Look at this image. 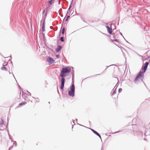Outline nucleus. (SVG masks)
I'll use <instances>...</instances> for the list:
<instances>
[{
    "instance_id": "f257e3e1",
    "label": "nucleus",
    "mask_w": 150,
    "mask_h": 150,
    "mask_svg": "<svg viewBox=\"0 0 150 150\" xmlns=\"http://www.w3.org/2000/svg\"><path fill=\"white\" fill-rule=\"evenodd\" d=\"M142 126H144V124H143L141 122L139 123H138L137 122H136L135 124L127 125L126 127V130L128 131H138L134 129L136 128L137 130L139 129L141 130L142 129Z\"/></svg>"
},
{
    "instance_id": "f03ea898",
    "label": "nucleus",
    "mask_w": 150,
    "mask_h": 150,
    "mask_svg": "<svg viewBox=\"0 0 150 150\" xmlns=\"http://www.w3.org/2000/svg\"><path fill=\"white\" fill-rule=\"evenodd\" d=\"M149 64V62H146L143 67L142 71H140L137 75L134 80V82L136 83L138 82L139 79H141V80L143 81L142 79L144 78V73L147 70Z\"/></svg>"
},
{
    "instance_id": "7ed1b4c3",
    "label": "nucleus",
    "mask_w": 150,
    "mask_h": 150,
    "mask_svg": "<svg viewBox=\"0 0 150 150\" xmlns=\"http://www.w3.org/2000/svg\"><path fill=\"white\" fill-rule=\"evenodd\" d=\"M71 71V69L69 67H63L61 71L60 75L65 77Z\"/></svg>"
},
{
    "instance_id": "20e7f679",
    "label": "nucleus",
    "mask_w": 150,
    "mask_h": 150,
    "mask_svg": "<svg viewBox=\"0 0 150 150\" xmlns=\"http://www.w3.org/2000/svg\"><path fill=\"white\" fill-rule=\"evenodd\" d=\"M70 90L68 91V94L69 96L73 97L75 95V85H71Z\"/></svg>"
},
{
    "instance_id": "39448f33",
    "label": "nucleus",
    "mask_w": 150,
    "mask_h": 150,
    "mask_svg": "<svg viewBox=\"0 0 150 150\" xmlns=\"http://www.w3.org/2000/svg\"><path fill=\"white\" fill-rule=\"evenodd\" d=\"M60 76L61 77V83L60 85V88L61 90H63L64 89V83L65 82V80L64 78L65 77L62 76L60 75Z\"/></svg>"
},
{
    "instance_id": "423d86ee",
    "label": "nucleus",
    "mask_w": 150,
    "mask_h": 150,
    "mask_svg": "<svg viewBox=\"0 0 150 150\" xmlns=\"http://www.w3.org/2000/svg\"><path fill=\"white\" fill-rule=\"evenodd\" d=\"M9 119L8 118V117L7 118V125H4V127L3 126H1L0 127V130L1 131H3L4 130H6L7 131H8V121H9Z\"/></svg>"
},
{
    "instance_id": "0eeeda50",
    "label": "nucleus",
    "mask_w": 150,
    "mask_h": 150,
    "mask_svg": "<svg viewBox=\"0 0 150 150\" xmlns=\"http://www.w3.org/2000/svg\"><path fill=\"white\" fill-rule=\"evenodd\" d=\"M117 87V86L116 87L115 89V87H114L111 93V95L112 96V98L114 99H115L117 97V96H114V95L116 93V89Z\"/></svg>"
},
{
    "instance_id": "6e6552de",
    "label": "nucleus",
    "mask_w": 150,
    "mask_h": 150,
    "mask_svg": "<svg viewBox=\"0 0 150 150\" xmlns=\"http://www.w3.org/2000/svg\"><path fill=\"white\" fill-rule=\"evenodd\" d=\"M47 61L50 64H53L55 62L54 60L50 57H47Z\"/></svg>"
},
{
    "instance_id": "1a4fd4ad",
    "label": "nucleus",
    "mask_w": 150,
    "mask_h": 150,
    "mask_svg": "<svg viewBox=\"0 0 150 150\" xmlns=\"http://www.w3.org/2000/svg\"><path fill=\"white\" fill-rule=\"evenodd\" d=\"M71 74L72 75V82L71 83V85H74V71L73 70H72V71L71 73Z\"/></svg>"
},
{
    "instance_id": "9d476101",
    "label": "nucleus",
    "mask_w": 150,
    "mask_h": 150,
    "mask_svg": "<svg viewBox=\"0 0 150 150\" xmlns=\"http://www.w3.org/2000/svg\"><path fill=\"white\" fill-rule=\"evenodd\" d=\"M45 18H44L43 23H42V32H44L45 30Z\"/></svg>"
},
{
    "instance_id": "9b49d317",
    "label": "nucleus",
    "mask_w": 150,
    "mask_h": 150,
    "mask_svg": "<svg viewBox=\"0 0 150 150\" xmlns=\"http://www.w3.org/2000/svg\"><path fill=\"white\" fill-rule=\"evenodd\" d=\"M62 49V47L61 46L58 45L57 46V48L55 49V50L56 52H59Z\"/></svg>"
},
{
    "instance_id": "f8f14e48",
    "label": "nucleus",
    "mask_w": 150,
    "mask_h": 150,
    "mask_svg": "<svg viewBox=\"0 0 150 150\" xmlns=\"http://www.w3.org/2000/svg\"><path fill=\"white\" fill-rule=\"evenodd\" d=\"M22 96L25 100H26L27 94L23 91L22 92Z\"/></svg>"
},
{
    "instance_id": "ddd939ff",
    "label": "nucleus",
    "mask_w": 150,
    "mask_h": 150,
    "mask_svg": "<svg viewBox=\"0 0 150 150\" xmlns=\"http://www.w3.org/2000/svg\"><path fill=\"white\" fill-rule=\"evenodd\" d=\"M79 125H81V126H83V127H84L85 128H86V129H88V130H86L88 131L89 130H91L92 131H96L95 130H94V129H91L90 128L87 127H86L82 125H81L80 124H79Z\"/></svg>"
},
{
    "instance_id": "4468645a",
    "label": "nucleus",
    "mask_w": 150,
    "mask_h": 150,
    "mask_svg": "<svg viewBox=\"0 0 150 150\" xmlns=\"http://www.w3.org/2000/svg\"><path fill=\"white\" fill-rule=\"evenodd\" d=\"M113 38H114L115 39L114 40H112L111 39V40L112 42H114V41H115L117 42H118L119 40L117 39H115V35H113Z\"/></svg>"
},
{
    "instance_id": "2eb2a0df",
    "label": "nucleus",
    "mask_w": 150,
    "mask_h": 150,
    "mask_svg": "<svg viewBox=\"0 0 150 150\" xmlns=\"http://www.w3.org/2000/svg\"><path fill=\"white\" fill-rule=\"evenodd\" d=\"M107 30L108 33L110 34H111L112 33V28H109Z\"/></svg>"
},
{
    "instance_id": "dca6fc26",
    "label": "nucleus",
    "mask_w": 150,
    "mask_h": 150,
    "mask_svg": "<svg viewBox=\"0 0 150 150\" xmlns=\"http://www.w3.org/2000/svg\"><path fill=\"white\" fill-rule=\"evenodd\" d=\"M118 132H114L111 133H106L105 134V135H106L108 136H110L111 135L110 134H115V133Z\"/></svg>"
},
{
    "instance_id": "f3484780",
    "label": "nucleus",
    "mask_w": 150,
    "mask_h": 150,
    "mask_svg": "<svg viewBox=\"0 0 150 150\" xmlns=\"http://www.w3.org/2000/svg\"><path fill=\"white\" fill-rule=\"evenodd\" d=\"M55 0H50L48 1V3L50 5H52L54 3V1Z\"/></svg>"
},
{
    "instance_id": "a211bd4d",
    "label": "nucleus",
    "mask_w": 150,
    "mask_h": 150,
    "mask_svg": "<svg viewBox=\"0 0 150 150\" xmlns=\"http://www.w3.org/2000/svg\"><path fill=\"white\" fill-rule=\"evenodd\" d=\"M7 133H8V136H9V138L11 140V141L12 142H14L15 141H13V139H12L11 138V135H10V134L9 133V132H7Z\"/></svg>"
},
{
    "instance_id": "6ab92c4d",
    "label": "nucleus",
    "mask_w": 150,
    "mask_h": 150,
    "mask_svg": "<svg viewBox=\"0 0 150 150\" xmlns=\"http://www.w3.org/2000/svg\"><path fill=\"white\" fill-rule=\"evenodd\" d=\"M93 132L96 135L98 136L100 138H101V137L100 135L99 134V133H98V132Z\"/></svg>"
},
{
    "instance_id": "aec40b11",
    "label": "nucleus",
    "mask_w": 150,
    "mask_h": 150,
    "mask_svg": "<svg viewBox=\"0 0 150 150\" xmlns=\"http://www.w3.org/2000/svg\"><path fill=\"white\" fill-rule=\"evenodd\" d=\"M3 66L1 67V69L3 70L7 71V69L6 67H5V66H4V64H3Z\"/></svg>"
},
{
    "instance_id": "412c9836",
    "label": "nucleus",
    "mask_w": 150,
    "mask_h": 150,
    "mask_svg": "<svg viewBox=\"0 0 150 150\" xmlns=\"http://www.w3.org/2000/svg\"><path fill=\"white\" fill-rule=\"evenodd\" d=\"M26 103H27V102H25V101L23 102H21V103H20L19 104V105H25V104Z\"/></svg>"
},
{
    "instance_id": "4be33fe9",
    "label": "nucleus",
    "mask_w": 150,
    "mask_h": 150,
    "mask_svg": "<svg viewBox=\"0 0 150 150\" xmlns=\"http://www.w3.org/2000/svg\"><path fill=\"white\" fill-rule=\"evenodd\" d=\"M4 124V120L2 119L1 118V120H0V125H3Z\"/></svg>"
},
{
    "instance_id": "5701e85b",
    "label": "nucleus",
    "mask_w": 150,
    "mask_h": 150,
    "mask_svg": "<svg viewBox=\"0 0 150 150\" xmlns=\"http://www.w3.org/2000/svg\"><path fill=\"white\" fill-rule=\"evenodd\" d=\"M60 40L62 42H63L64 41V37H61L60 38Z\"/></svg>"
},
{
    "instance_id": "b1692460",
    "label": "nucleus",
    "mask_w": 150,
    "mask_h": 150,
    "mask_svg": "<svg viewBox=\"0 0 150 150\" xmlns=\"http://www.w3.org/2000/svg\"><path fill=\"white\" fill-rule=\"evenodd\" d=\"M65 32V28L63 27L62 29V33L63 34H64Z\"/></svg>"
},
{
    "instance_id": "393cba45",
    "label": "nucleus",
    "mask_w": 150,
    "mask_h": 150,
    "mask_svg": "<svg viewBox=\"0 0 150 150\" xmlns=\"http://www.w3.org/2000/svg\"><path fill=\"white\" fill-rule=\"evenodd\" d=\"M13 145L15 147H16L17 146V143L16 141H15L13 142Z\"/></svg>"
},
{
    "instance_id": "a878e982",
    "label": "nucleus",
    "mask_w": 150,
    "mask_h": 150,
    "mask_svg": "<svg viewBox=\"0 0 150 150\" xmlns=\"http://www.w3.org/2000/svg\"><path fill=\"white\" fill-rule=\"evenodd\" d=\"M70 16L69 15L68 16H67V18L65 20V21H68V19L69 18Z\"/></svg>"
},
{
    "instance_id": "bb28decb",
    "label": "nucleus",
    "mask_w": 150,
    "mask_h": 150,
    "mask_svg": "<svg viewBox=\"0 0 150 150\" xmlns=\"http://www.w3.org/2000/svg\"><path fill=\"white\" fill-rule=\"evenodd\" d=\"M122 88H119L118 89V91L119 93H120L122 91Z\"/></svg>"
},
{
    "instance_id": "cd10ccee",
    "label": "nucleus",
    "mask_w": 150,
    "mask_h": 150,
    "mask_svg": "<svg viewBox=\"0 0 150 150\" xmlns=\"http://www.w3.org/2000/svg\"><path fill=\"white\" fill-rule=\"evenodd\" d=\"M136 132L137 134H140V135H141L142 134L143 132Z\"/></svg>"
},
{
    "instance_id": "c85d7f7f",
    "label": "nucleus",
    "mask_w": 150,
    "mask_h": 150,
    "mask_svg": "<svg viewBox=\"0 0 150 150\" xmlns=\"http://www.w3.org/2000/svg\"><path fill=\"white\" fill-rule=\"evenodd\" d=\"M137 119L136 118H134L132 120V122L133 123L134 122H135L137 120Z\"/></svg>"
},
{
    "instance_id": "c756f323",
    "label": "nucleus",
    "mask_w": 150,
    "mask_h": 150,
    "mask_svg": "<svg viewBox=\"0 0 150 150\" xmlns=\"http://www.w3.org/2000/svg\"><path fill=\"white\" fill-rule=\"evenodd\" d=\"M55 56L57 58H59L60 57V55L59 54H56V55Z\"/></svg>"
},
{
    "instance_id": "7c9ffc66",
    "label": "nucleus",
    "mask_w": 150,
    "mask_h": 150,
    "mask_svg": "<svg viewBox=\"0 0 150 150\" xmlns=\"http://www.w3.org/2000/svg\"><path fill=\"white\" fill-rule=\"evenodd\" d=\"M70 8H68V11H67V14H66V15H67V14H68V11H69V10H70Z\"/></svg>"
},
{
    "instance_id": "2f4dec72",
    "label": "nucleus",
    "mask_w": 150,
    "mask_h": 150,
    "mask_svg": "<svg viewBox=\"0 0 150 150\" xmlns=\"http://www.w3.org/2000/svg\"><path fill=\"white\" fill-rule=\"evenodd\" d=\"M113 65V64H112V65H109V66H107L106 68L105 69V70H106V69H107V68H108V67H110V66H112V65Z\"/></svg>"
},
{
    "instance_id": "473e14b6",
    "label": "nucleus",
    "mask_w": 150,
    "mask_h": 150,
    "mask_svg": "<svg viewBox=\"0 0 150 150\" xmlns=\"http://www.w3.org/2000/svg\"><path fill=\"white\" fill-rule=\"evenodd\" d=\"M120 34L121 35V36H122L123 37V38H124V39H125V38H124V37L123 36V35H122V33H121V32H120Z\"/></svg>"
},
{
    "instance_id": "72a5a7b5",
    "label": "nucleus",
    "mask_w": 150,
    "mask_h": 150,
    "mask_svg": "<svg viewBox=\"0 0 150 150\" xmlns=\"http://www.w3.org/2000/svg\"><path fill=\"white\" fill-rule=\"evenodd\" d=\"M100 74H96V75H93V76H91V77H92L93 76H96V75H100Z\"/></svg>"
},
{
    "instance_id": "f704fd0d",
    "label": "nucleus",
    "mask_w": 150,
    "mask_h": 150,
    "mask_svg": "<svg viewBox=\"0 0 150 150\" xmlns=\"http://www.w3.org/2000/svg\"><path fill=\"white\" fill-rule=\"evenodd\" d=\"M45 11V10H43V11H42V14H44V13Z\"/></svg>"
},
{
    "instance_id": "c9c22d12",
    "label": "nucleus",
    "mask_w": 150,
    "mask_h": 150,
    "mask_svg": "<svg viewBox=\"0 0 150 150\" xmlns=\"http://www.w3.org/2000/svg\"><path fill=\"white\" fill-rule=\"evenodd\" d=\"M103 150V146H102V147L101 148V150Z\"/></svg>"
},
{
    "instance_id": "e433bc0d",
    "label": "nucleus",
    "mask_w": 150,
    "mask_h": 150,
    "mask_svg": "<svg viewBox=\"0 0 150 150\" xmlns=\"http://www.w3.org/2000/svg\"><path fill=\"white\" fill-rule=\"evenodd\" d=\"M106 27L107 28V29H108V28H110V27H109L108 26H106Z\"/></svg>"
},
{
    "instance_id": "4c0bfd02",
    "label": "nucleus",
    "mask_w": 150,
    "mask_h": 150,
    "mask_svg": "<svg viewBox=\"0 0 150 150\" xmlns=\"http://www.w3.org/2000/svg\"><path fill=\"white\" fill-rule=\"evenodd\" d=\"M71 4H70V5H69V8H71Z\"/></svg>"
},
{
    "instance_id": "58836bf2",
    "label": "nucleus",
    "mask_w": 150,
    "mask_h": 150,
    "mask_svg": "<svg viewBox=\"0 0 150 150\" xmlns=\"http://www.w3.org/2000/svg\"><path fill=\"white\" fill-rule=\"evenodd\" d=\"M27 92L29 93L30 96H31V93L30 92H29L28 91H27Z\"/></svg>"
},
{
    "instance_id": "ea45409f",
    "label": "nucleus",
    "mask_w": 150,
    "mask_h": 150,
    "mask_svg": "<svg viewBox=\"0 0 150 150\" xmlns=\"http://www.w3.org/2000/svg\"><path fill=\"white\" fill-rule=\"evenodd\" d=\"M145 132V133H144V135L145 136H146V133H147V132Z\"/></svg>"
},
{
    "instance_id": "a19ab883",
    "label": "nucleus",
    "mask_w": 150,
    "mask_h": 150,
    "mask_svg": "<svg viewBox=\"0 0 150 150\" xmlns=\"http://www.w3.org/2000/svg\"><path fill=\"white\" fill-rule=\"evenodd\" d=\"M47 12H46V13L45 14V16L46 17V16H47Z\"/></svg>"
},
{
    "instance_id": "79ce46f5",
    "label": "nucleus",
    "mask_w": 150,
    "mask_h": 150,
    "mask_svg": "<svg viewBox=\"0 0 150 150\" xmlns=\"http://www.w3.org/2000/svg\"><path fill=\"white\" fill-rule=\"evenodd\" d=\"M73 2V0H72L71 1V4H72Z\"/></svg>"
},
{
    "instance_id": "37998d69",
    "label": "nucleus",
    "mask_w": 150,
    "mask_h": 150,
    "mask_svg": "<svg viewBox=\"0 0 150 150\" xmlns=\"http://www.w3.org/2000/svg\"><path fill=\"white\" fill-rule=\"evenodd\" d=\"M12 74L13 75V77L15 79V77H14V75H13V73H12Z\"/></svg>"
},
{
    "instance_id": "c03bdc74",
    "label": "nucleus",
    "mask_w": 150,
    "mask_h": 150,
    "mask_svg": "<svg viewBox=\"0 0 150 150\" xmlns=\"http://www.w3.org/2000/svg\"><path fill=\"white\" fill-rule=\"evenodd\" d=\"M149 61L150 62V56L149 57Z\"/></svg>"
},
{
    "instance_id": "a18cd8bd",
    "label": "nucleus",
    "mask_w": 150,
    "mask_h": 150,
    "mask_svg": "<svg viewBox=\"0 0 150 150\" xmlns=\"http://www.w3.org/2000/svg\"><path fill=\"white\" fill-rule=\"evenodd\" d=\"M74 120H73V123L75 124V123L74 122Z\"/></svg>"
},
{
    "instance_id": "49530a36",
    "label": "nucleus",
    "mask_w": 150,
    "mask_h": 150,
    "mask_svg": "<svg viewBox=\"0 0 150 150\" xmlns=\"http://www.w3.org/2000/svg\"><path fill=\"white\" fill-rule=\"evenodd\" d=\"M10 58H11V59L12 58V57H11V56H10Z\"/></svg>"
},
{
    "instance_id": "de8ad7c7",
    "label": "nucleus",
    "mask_w": 150,
    "mask_h": 150,
    "mask_svg": "<svg viewBox=\"0 0 150 150\" xmlns=\"http://www.w3.org/2000/svg\"><path fill=\"white\" fill-rule=\"evenodd\" d=\"M76 122H77V119H76Z\"/></svg>"
},
{
    "instance_id": "09e8293b",
    "label": "nucleus",
    "mask_w": 150,
    "mask_h": 150,
    "mask_svg": "<svg viewBox=\"0 0 150 150\" xmlns=\"http://www.w3.org/2000/svg\"><path fill=\"white\" fill-rule=\"evenodd\" d=\"M11 63L12 64V62L11 61Z\"/></svg>"
},
{
    "instance_id": "8fccbe9b",
    "label": "nucleus",
    "mask_w": 150,
    "mask_h": 150,
    "mask_svg": "<svg viewBox=\"0 0 150 150\" xmlns=\"http://www.w3.org/2000/svg\"><path fill=\"white\" fill-rule=\"evenodd\" d=\"M58 4H60V3L59 1V3Z\"/></svg>"
},
{
    "instance_id": "3c124183",
    "label": "nucleus",
    "mask_w": 150,
    "mask_h": 150,
    "mask_svg": "<svg viewBox=\"0 0 150 150\" xmlns=\"http://www.w3.org/2000/svg\"><path fill=\"white\" fill-rule=\"evenodd\" d=\"M116 86H115V87H115V89L116 88V87L115 88Z\"/></svg>"
},
{
    "instance_id": "603ef678",
    "label": "nucleus",
    "mask_w": 150,
    "mask_h": 150,
    "mask_svg": "<svg viewBox=\"0 0 150 150\" xmlns=\"http://www.w3.org/2000/svg\"><path fill=\"white\" fill-rule=\"evenodd\" d=\"M143 128L145 129V128L144 127H143Z\"/></svg>"
},
{
    "instance_id": "864d4df0",
    "label": "nucleus",
    "mask_w": 150,
    "mask_h": 150,
    "mask_svg": "<svg viewBox=\"0 0 150 150\" xmlns=\"http://www.w3.org/2000/svg\"><path fill=\"white\" fill-rule=\"evenodd\" d=\"M119 131V132H120V131H122V130H119V131Z\"/></svg>"
},
{
    "instance_id": "5fc2aeb1",
    "label": "nucleus",
    "mask_w": 150,
    "mask_h": 150,
    "mask_svg": "<svg viewBox=\"0 0 150 150\" xmlns=\"http://www.w3.org/2000/svg\"><path fill=\"white\" fill-rule=\"evenodd\" d=\"M52 27V26H50V28L51 29H52V28H51Z\"/></svg>"
},
{
    "instance_id": "6e6d98bb",
    "label": "nucleus",
    "mask_w": 150,
    "mask_h": 150,
    "mask_svg": "<svg viewBox=\"0 0 150 150\" xmlns=\"http://www.w3.org/2000/svg\"><path fill=\"white\" fill-rule=\"evenodd\" d=\"M60 16H61V17H62V16H62V15H61H61H60Z\"/></svg>"
},
{
    "instance_id": "4d7b16f0",
    "label": "nucleus",
    "mask_w": 150,
    "mask_h": 150,
    "mask_svg": "<svg viewBox=\"0 0 150 150\" xmlns=\"http://www.w3.org/2000/svg\"><path fill=\"white\" fill-rule=\"evenodd\" d=\"M145 131H147V130L145 129Z\"/></svg>"
},
{
    "instance_id": "13d9d810",
    "label": "nucleus",
    "mask_w": 150,
    "mask_h": 150,
    "mask_svg": "<svg viewBox=\"0 0 150 150\" xmlns=\"http://www.w3.org/2000/svg\"><path fill=\"white\" fill-rule=\"evenodd\" d=\"M91 22H93V21H92Z\"/></svg>"
},
{
    "instance_id": "bf43d9fd",
    "label": "nucleus",
    "mask_w": 150,
    "mask_h": 150,
    "mask_svg": "<svg viewBox=\"0 0 150 150\" xmlns=\"http://www.w3.org/2000/svg\"><path fill=\"white\" fill-rule=\"evenodd\" d=\"M13 147V146H12V147L11 148V149Z\"/></svg>"
},
{
    "instance_id": "052dcab7",
    "label": "nucleus",
    "mask_w": 150,
    "mask_h": 150,
    "mask_svg": "<svg viewBox=\"0 0 150 150\" xmlns=\"http://www.w3.org/2000/svg\"><path fill=\"white\" fill-rule=\"evenodd\" d=\"M9 57H6V58H8Z\"/></svg>"
},
{
    "instance_id": "680f3d73",
    "label": "nucleus",
    "mask_w": 150,
    "mask_h": 150,
    "mask_svg": "<svg viewBox=\"0 0 150 150\" xmlns=\"http://www.w3.org/2000/svg\"><path fill=\"white\" fill-rule=\"evenodd\" d=\"M144 140H145V138H144Z\"/></svg>"
},
{
    "instance_id": "e2e57ef3",
    "label": "nucleus",
    "mask_w": 150,
    "mask_h": 150,
    "mask_svg": "<svg viewBox=\"0 0 150 150\" xmlns=\"http://www.w3.org/2000/svg\"><path fill=\"white\" fill-rule=\"evenodd\" d=\"M10 148H9V150H10Z\"/></svg>"
},
{
    "instance_id": "0e129e2a",
    "label": "nucleus",
    "mask_w": 150,
    "mask_h": 150,
    "mask_svg": "<svg viewBox=\"0 0 150 150\" xmlns=\"http://www.w3.org/2000/svg\"><path fill=\"white\" fill-rule=\"evenodd\" d=\"M9 73L10 74H11V73L10 72H9Z\"/></svg>"
},
{
    "instance_id": "69168bd1",
    "label": "nucleus",
    "mask_w": 150,
    "mask_h": 150,
    "mask_svg": "<svg viewBox=\"0 0 150 150\" xmlns=\"http://www.w3.org/2000/svg\"><path fill=\"white\" fill-rule=\"evenodd\" d=\"M19 87L20 88H21V87H20V86H19Z\"/></svg>"
},
{
    "instance_id": "338daca9",
    "label": "nucleus",
    "mask_w": 150,
    "mask_h": 150,
    "mask_svg": "<svg viewBox=\"0 0 150 150\" xmlns=\"http://www.w3.org/2000/svg\"><path fill=\"white\" fill-rule=\"evenodd\" d=\"M48 103H50V102H48Z\"/></svg>"
},
{
    "instance_id": "774afa93",
    "label": "nucleus",
    "mask_w": 150,
    "mask_h": 150,
    "mask_svg": "<svg viewBox=\"0 0 150 150\" xmlns=\"http://www.w3.org/2000/svg\"><path fill=\"white\" fill-rule=\"evenodd\" d=\"M104 71H103V72H102V73H103V72H104Z\"/></svg>"
}]
</instances>
